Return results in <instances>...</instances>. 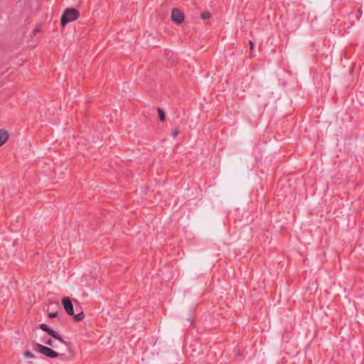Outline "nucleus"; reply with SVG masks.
<instances>
[{"mask_svg":"<svg viewBox=\"0 0 364 364\" xmlns=\"http://www.w3.org/2000/svg\"><path fill=\"white\" fill-rule=\"evenodd\" d=\"M157 111L159 113L160 120L162 122L164 121L165 120V113L164 112V111L161 108H158Z\"/></svg>","mask_w":364,"mask_h":364,"instance_id":"nucleus-7","label":"nucleus"},{"mask_svg":"<svg viewBox=\"0 0 364 364\" xmlns=\"http://www.w3.org/2000/svg\"><path fill=\"white\" fill-rule=\"evenodd\" d=\"M40 31H41L40 28H36L34 30V33H37L40 32Z\"/></svg>","mask_w":364,"mask_h":364,"instance_id":"nucleus-14","label":"nucleus"},{"mask_svg":"<svg viewBox=\"0 0 364 364\" xmlns=\"http://www.w3.org/2000/svg\"><path fill=\"white\" fill-rule=\"evenodd\" d=\"M33 349L36 352H38V353L44 355L45 356H46L48 358H57V357H60V358H65V354H60L58 352H56L54 350H53L52 348H50L49 347H47V346H43V345L39 344V343H36L35 346H34Z\"/></svg>","mask_w":364,"mask_h":364,"instance_id":"nucleus-3","label":"nucleus"},{"mask_svg":"<svg viewBox=\"0 0 364 364\" xmlns=\"http://www.w3.org/2000/svg\"><path fill=\"white\" fill-rule=\"evenodd\" d=\"M24 357L26 358H36L35 355L28 350L24 352Z\"/></svg>","mask_w":364,"mask_h":364,"instance_id":"nucleus-8","label":"nucleus"},{"mask_svg":"<svg viewBox=\"0 0 364 364\" xmlns=\"http://www.w3.org/2000/svg\"><path fill=\"white\" fill-rule=\"evenodd\" d=\"M171 16L172 20L177 23H181L184 21L183 14L178 9H173Z\"/></svg>","mask_w":364,"mask_h":364,"instance_id":"nucleus-5","label":"nucleus"},{"mask_svg":"<svg viewBox=\"0 0 364 364\" xmlns=\"http://www.w3.org/2000/svg\"><path fill=\"white\" fill-rule=\"evenodd\" d=\"M45 343L48 346L56 348V346H54L53 342L51 339H48V341H45Z\"/></svg>","mask_w":364,"mask_h":364,"instance_id":"nucleus-10","label":"nucleus"},{"mask_svg":"<svg viewBox=\"0 0 364 364\" xmlns=\"http://www.w3.org/2000/svg\"><path fill=\"white\" fill-rule=\"evenodd\" d=\"M62 304L66 313L70 316H73L74 318L77 321H82L85 318V314L82 311L75 314L73 305L71 299L69 297H64L62 299Z\"/></svg>","mask_w":364,"mask_h":364,"instance_id":"nucleus-1","label":"nucleus"},{"mask_svg":"<svg viewBox=\"0 0 364 364\" xmlns=\"http://www.w3.org/2000/svg\"><path fill=\"white\" fill-rule=\"evenodd\" d=\"M40 328L45 332H47L50 336L53 338L59 341L60 343L68 346V343L64 341L62 336L55 331L50 328L48 325L46 323H42L40 325Z\"/></svg>","mask_w":364,"mask_h":364,"instance_id":"nucleus-4","label":"nucleus"},{"mask_svg":"<svg viewBox=\"0 0 364 364\" xmlns=\"http://www.w3.org/2000/svg\"><path fill=\"white\" fill-rule=\"evenodd\" d=\"M250 49L252 50L253 49V47H254V43L252 41H250Z\"/></svg>","mask_w":364,"mask_h":364,"instance_id":"nucleus-13","label":"nucleus"},{"mask_svg":"<svg viewBox=\"0 0 364 364\" xmlns=\"http://www.w3.org/2000/svg\"><path fill=\"white\" fill-rule=\"evenodd\" d=\"M80 16L79 11L74 9H66L63 13L60 18V23L62 26H65L68 23L76 20Z\"/></svg>","mask_w":364,"mask_h":364,"instance_id":"nucleus-2","label":"nucleus"},{"mask_svg":"<svg viewBox=\"0 0 364 364\" xmlns=\"http://www.w3.org/2000/svg\"><path fill=\"white\" fill-rule=\"evenodd\" d=\"M202 16V18H203V19H208V18H210V13H208V12H204V13H203V14H202V16Z\"/></svg>","mask_w":364,"mask_h":364,"instance_id":"nucleus-9","label":"nucleus"},{"mask_svg":"<svg viewBox=\"0 0 364 364\" xmlns=\"http://www.w3.org/2000/svg\"><path fill=\"white\" fill-rule=\"evenodd\" d=\"M178 134H179V130H178V129H176L171 133V136L175 138L178 135Z\"/></svg>","mask_w":364,"mask_h":364,"instance_id":"nucleus-11","label":"nucleus"},{"mask_svg":"<svg viewBox=\"0 0 364 364\" xmlns=\"http://www.w3.org/2000/svg\"><path fill=\"white\" fill-rule=\"evenodd\" d=\"M57 316H58V313L57 312H50V313L48 314V316L50 318H55V317H57Z\"/></svg>","mask_w":364,"mask_h":364,"instance_id":"nucleus-12","label":"nucleus"},{"mask_svg":"<svg viewBox=\"0 0 364 364\" xmlns=\"http://www.w3.org/2000/svg\"><path fill=\"white\" fill-rule=\"evenodd\" d=\"M9 139V134L4 129H0V146H1Z\"/></svg>","mask_w":364,"mask_h":364,"instance_id":"nucleus-6","label":"nucleus"}]
</instances>
